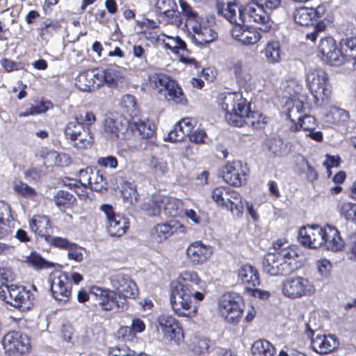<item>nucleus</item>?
Returning <instances> with one entry per match:
<instances>
[{
    "label": "nucleus",
    "instance_id": "obj_52",
    "mask_svg": "<svg viewBox=\"0 0 356 356\" xmlns=\"http://www.w3.org/2000/svg\"><path fill=\"white\" fill-rule=\"evenodd\" d=\"M75 200V197L70 193L60 190L54 196V201L58 207L66 206L72 204Z\"/></svg>",
    "mask_w": 356,
    "mask_h": 356
},
{
    "label": "nucleus",
    "instance_id": "obj_12",
    "mask_svg": "<svg viewBox=\"0 0 356 356\" xmlns=\"http://www.w3.org/2000/svg\"><path fill=\"white\" fill-rule=\"evenodd\" d=\"M240 16L243 24L246 22L255 23L264 31H268L271 28L272 22L269 15L258 1L250 2L242 6Z\"/></svg>",
    "mask_w": 356,
    "mask_h": 356
},
{
    "label": "nucleus",
    "instance_id": "obj_51",
    "mask_svg": "<svg viewBox=\"0 0 356 356\" xmlns=\"http://www.w3.org/2000/svg\"><path fill=\"white\" fill-rule=\"evenodd\" d=\"M62 334L64 339L67 342L83 346L88 344V340L85 336H81V339H78L76 341L73 339L74 332L71 326L64 325L62 329Z\"/></svg>",
    "mask_w": 356,
    "mask_h": 356
},
{
    "label": "nucleus",
    "instance_id": "obj_30",
    "mask_svg": "<svg viewBox=\"0 0 356 356\" xmlns=\"http://www.w3.org/2000/svg\"><path fill=\"white\" fill-rule=\"evenodd\" d=\"M338 345L334 335L316 336L312 340L313 349L320 354H327L337 348Z\"/></svg>",
    "mask_w": 356,
    "mask_h": 356
},
{
    "label": "nucleus",
    "instance_id": "obj_23",
    "mask_svg": "<svg viewBox=\"0 0 356 356\" xmlns=\"http://www.w3.org/2000/svg\"><path fill=\"white\" fill-rule=\"evenodd\" d=\"M175 232L185 233L186 227L177 220L156 225L151 232L152 238L161 243Z\"/></svg>",
    "mask_w": 356,
    "mask_h": 356
},
{
    "label": "nucleus",
    "instance_id": "obj_42",
    "mask_svg": "<svg viewBox=\"0 0 356 356\" xmlns=\"http://www.w3.org/2000/svg\"><path fill=\"white\" fill-rule=\"evenodd\" d=\"M264 54L269 63L275 64L280 62L281 49L280 44L277 41H270L267 43Z\"/></svg>",
    "mask_w": 356,
    "mask_h": 356
},
{
    "label": "nucleus",
    "instance_id": "obj_47",
    "mask_svg": "<svg viewBox=\"0 0 356 356\" xmlns=\"http://www.w3.org/2000/svg\"><path fill=\"white\" fill-rule=\"evenodd\" d=\"M338 208L341 216L356 223V204L349 202H340Z\"/></svg>",
    "mask_w": 356,
    "mask_h": 356
},
{
    "label": "nucleus",
    "instance_id": "obj_32",
    "mask_svg": "<svg viewBox=\"0 0 356 356\" xmlns=\"http://www.w3.org/2000/svg\"><path fill=\"white\" fill-rule=\"evenodd\" d=\"M98 76L100 86L105 83L108 87H115L117 86L118 81L124 79L123 74L120 70L114 68H98Z\"/></svg>",
    "mask_w": 356,
    "mask_h": 356
},
{
    "label": "nucleus",
    "instance_id": "obj_18",
    "mask_svg": "<svg viewBox=\"0 0 356 356\" xmlns=\"http://www.w3.org/2000/svg\"><path fill=\"white\" fill-rule=\"evenodd\" d=\"M157 322L165 341L179 344L184 339L183 331L173 316L162 314L158 317Z\"/></svg>",
    "mask_w": 356,
    "mask_h": 356
},
{
    "label": "nucleus",
    "instance_id": "obj_20",
    "mask_svg": "<svg viewBox=\"0 0 356 356\" xmlns=\"http://www.w3.org/2000/svg\"><path fill=\"white\" fill-rule=\"evenodd\" d=\"M79 182L84 186H88V188L95 191L106 190L107 186L103 174L99 170L90 168L79 170Z\"/></svg>",
    "mask_w": 356,
    "mask_h": 356
},
{
    "label": "nucleus",
    "instance_id": "obj_14",
    "mask_svg": "<svg viewBox=\"0 0 356 356\" xmlns=\"http://www.w3.org/2000/svg\"><path fill=\"white\" fill-rule=\"evenodd\" d=\"M317 54L323 61L332 65H339L344 60L343 53L331 37H326L320 40Z\"/></svg>",
    "mask_w": 356,
    "mask_h": 356
},
{
    "label": "nucleus",
    "instance_id": "obj_29",
    "mask_svg": "<svg viewBox=\"0 0 356 356\" xmlns=\"http://www.w3.org/2000/svg\"><path fill=\"white\" fill-rule=\"evenodd\" d=\"M238 280L245 284L246 289H252L259 285L260 280L257 270L250 265H243L238 270Z\"/></svg>",
    "mask_w": 356,
    "mask_h": 356
},
{
    "label": "nucleus",
    "instance_id": "obj_10",
    "mask_svg": "<svg viewBox=\"0 0 356 356\" xmlns=\"http://www.w3.org/2000/svg\"><path fill=\"white\" fill-rule=\"evenodd\" d=\"M282 294L290 299H300L310 297L316 292L314 282L302 276H294L286 278L282 284Z\"/></svg>",
    "mask_w": 356,
    "mask_h": 356
},
{
    "label": "nucleus",
    "instance_id": "obj_2",
    "mask_svg": "<svg viewBox=\"0 0 356 356\" xmlns=\"http://www.w3.org/2000/svg\"><path fill=\"white\" fill-rule=\"evenodd\" d=\"M218 104L226 112L225 119L228 124L241 127L245 125L254 129H261L267 123V118L256 111H251L250 104L238 92L221 94Z\"/></svg>",
    "mask_w": 356,
    "mask_h": 356
},
{
    "label": "nucleus",
    "instance_id": "obj_8",
    "mask_svg": "<svg viewBox=\"0 0 356 356\" xmlns=\"http://www.w3.org/2000/svg\"><path fill=\"white\" fill-rule=\"evenodd\" d=\"M244 306L242 297L236 293H226L218 300L220 315L227 323L234 325L240 321Z\"/></svg>",
    "mask_w": 356,
    "mask_h": 356
},
{
    "label": "nucleus",
    "instance_id": "obj_27",
    "mask_svg": "<svg viewBox=\"0 0 356 356\" xmlns=\"http://www.w3.org/2000/svg\"><path fill=\"white\" fill-rule=\"evenodd\" d=\"M323 246L327 250L337 252L341 250L344 246V241L340 236L338 229L330 225L325 226Z\"/></svg>",
    "mask_w": 356,
    "mask_h": 356
},
{
    "label": "nucleus",
    "instance_id": "obj_4",
    "mask_svg": "<svg viewBox=\"0 0 356 356\" xmlns=\"http://www.w3.org/2000/svg\"><path fill=\"white\" fill-rule=\"evenodd\" d=\"M180 7L186 18L185 26L193 32V40L198 45L203 46L213 42L218 33L186 2L181 1Z\"/></svg>",
    "mask_w": 356,
    "mask_h": 356
},
{
    "label": "nucleus",
    "instance_id": "obj_31",
    "mask_svg": "<svg viewBox=\"0 0 356 356\" xmlns=\"http://www.w3.org/2000/svg\"><path fill=\"white\" fill-rule=\"evenodd\" d=\"M162 211L168 217H183L184 205L181 200L168 196H162Z\"/></svg>",
    "mask_w": 356,
    "mask_h": 356
},
{
    "label": "nucleus",
    "instance_id": "obj_22",
    "mask_svg": "<svg viewBox=\"0 0 356 356\" xmlns=\"http://www.w3.org/2000/svg\"><path fill=\"white\" fill-rule=\"evenodd\" d=\"M216 8L218 14L223 16L231 23L235 24H243L241 18V10L236 0H217Z\"/></svg>",
    "mask_w": 356,
    "mask_h": 356
},
{
    "label": "nucleus",
    "instance_id": "obj_13",
    "mask_svg": "<svg viewBox=\"0 0 356 356\" xmlns=\"http://www.w3.org/2000/svg\"><path fill=\"white\" fill-rule=\"evenodd\" d=\"M0 298L16 308L29 307L30 292L21 285L5 286V289H0Z\"/></svg>",
    "mask_w": 356,
    "mask_h": 356
},
{
    "label": "nucleus",
    "instance_id": "obj_15",
    "mask_svg": "<svg viewBox=\"0 0 356 356\" xmlns=\"http://www.w3.org/2000/svg\"><path fill=\"white\" fill-rule=\"evenodd\" d=\"M1 342L3 349L10 355L24 354L30 348L28 337L17 331H10L6 334Z\"/></svg>",
    "mask_w": 356,
    "mask_h": 356
},
{
    "label": "nucleus",
    "instance_id": "obj_35",
    "mask_svg": "<svg viewBox=\"0 0 356 356\" xmlns=\"http://www.w3.org/2000/svg\"><path fill=\"white\" fill-rule=\"evenodd\" d=\"M228 69L238 81L247 82L250 80V67L245 61L233 60L229 63Z\"/></svg>",
    "mask_w": 356,
    "mask_h": 356
},
{
    "label": "nucleus",
    "instance_id": "obj_55",
    "mask_svg": "<svg viewBox=\"0 0 356 356\" xmlns=\"http://www.w3.org/2000/svg\"><path fill=\"white\" fill-rule=\"evenodd\" d=\"M83 248L76 243H72L67 248V258L76 262H81L83 259V255L81 252Z\"/></svg>",
    "mask_w": 356,
    "mask_h": 356
},
{
    "label": "nucleus",
    "instance_id": "obj_1",
    "mask_svg": "<svg viewBox=\"0 0 356 356\" xmlns=\"http://www.w3.org/2000/svg\"><path fill=\"white\" fill-rule=\"evenodd\" d=\"M109 280L113 290L93 285L90 293L103 310L122 311L127 307L126 298H135L137 296V286L128 275L120 272L111 275Z\"/></svg>",
    "mask_w": 356,
    "mask_h": 356
},
{
    "label": "nucleus",
    "instance_id": "obj_58",
    "mask_svg": "<svg viewBox=\"0 0 356 356\" xmlns=\"http://www.w3.org/2000/svg\"><path fill=\"white\" fill-rule=\"evenodd\" d=\"M316 264L320 275L327 277L332 268L331 262L327 259H320L316 261Z\"/></svg>",
    "mask_w": 356,
    "mask_h": 356
},
{
    "label": "nucleus",
    "instance_id": "obj_3",
    "mask_svg": "<svg viewBox=\"0 0 356 356\" xmlns=\"http://www.w3.org/2000/svg\"><path fill=\"white\" fill-rule=\"evenodd\" d=\"M279 242L275 243V252L267 254L263 261L265 273L272 276L286 275L296 269L298 252L293 247H282Z\"/></svg>",
    "mask_w": 356,
    "mask_h": 356
},
{
    "label": "nucleus",
    "instance_id": "obj_60",
    "mask_svg": "<svg viewBox=\"0 0 356 356\" xmlns=\"http://www.w3.org/2000/svg\"><path fill=\"white\" fill-rule=\"evenodd\" d=\"M109 354L110 356H137L134 350L129 349L125 345L111 348Z\"/></svg>",
    "mask_w": 356,
    "mask_h": 356
},
{
    "label": "nucleus",
    "instance_id": "obj_17",
    "mask_svg": "<svg viewBox=\"0 0 356 356\" xmlns=\"http://www.w3.org/2000/svg\"><path fill=\"white\" fill-rule=\"evenodd\" d=\"M200 282L201 280L197 273L187 270L181 273L177 280L172 282L170 285L190 291L196 300L201 301L204 298L205 294L198 290Z\"/></svg>",
    "mask_w": 356,
    "mask_h": 356
},
{
    "label": "nucleus",
    "instance_id": "obj_16",
    "mask_svg": "<svg viewBox=\"0 0 356 356\" xmlns=\"http://www.w3.org/2000/svg\"><path fill=\"white\" fill-rule=\"evenodd\" d=\"M248 168L240 161L226 163L222 169L223 180L234 186H241L246 181Z\"/></svg>",
    "mask_w": 356,
    "mask_h": 356
},
{
    "label": "nucleus",
    "instance_id": "obj_59",
    "mask_svg": "<svg viewBox=\"0 0 356 356\" xmlns=\"http://www.w3.org/2000/svg\"><path fill=\"white\" fill-rule=\"evenodd\" d=\"M24 261L36 269H41L44 266V259L36 252H32L26 257Z\"/></svg>",
    "mask_w": 356,
    "mask_h": 356
},
{
    "label": "nucleus",
    "instance_id": "obj_49",
    "mask_svg": "<svg viewBox=\"0 0 356 356\" xmlns=\"http://www.w3.org/2000/svg\"><path fill=\"white\" fill-rule=\"evenodd\" d=\"M341 44L344 51V58L347 56L354 60L356 59V36L342 40Z\"/></svg>",
    "mask_w": 356,
    "mask_h": 356
},
{
    "label": "nucleus",
    "instance_id": "obj_48",
    "mask_svg": "<svg viewBox=\"0 0 356 356\" xmlns=\"http://www.w3.org/2000/svg\"><path fill=\"white\" fill-rule=\"evenodd\" d=\"M261 38L259 31L254 28L245 29L241 40V43L245 45L256 44Z\"/></svg>",
    "mask_w": 356,
    "mask_h": 356
},
{
    "label": "nucleus",
    "instance_id": "obj_43",
    "mask_svg": "<svg viewBox=\"0 0 356 356\" xmlns=\"http://www.w3.org/2000/svg\"><path fill=\"white\" fill-rule=\"evenodd\" d=\"M148 168L149 172L156 177L163 176L168 172L167 162L156 157L150 159Z\"/></svg>",
    "mask_w": 356,
    "mask_h": 356
},
{
    "label": "nucleus",
    "instance_id": "obj_37",
    "mask_svg": "<svg viewBox=\"0 0 356 356\" xmlns=\"http://www.w3.org/2000/svg\"><path fill=\"white\" fill-rule=\"evenodd\" d=\"M157 41H162L166 49L172 50L174 53H178L179 50H185L186 44L179 36H170L165 34L158 35Z\"/></svg>",
    "mask_w": 356,
    "mask_h": 356
},
{
    "label": "nucleus",
    "instance_id": "obj_11",
    "mask_svg": "<svg viewBox=\"0 0 356 356\" xmlns=\"http://www.w3.org/2000/svg\"><path fill=\"white\" fill-rule=\"evenodd\" d=\"M190 291L170 285V302L175 313L180 317L193 318L197 312V307L193 304Z\"/></svg>",
    "mask_w": 356,
    "mask_h": 356
},
{
    "label": "nucleus",
    "instance_id": "obj_33",
    "mask_svg": "<svg viewBox=\"0 0 356 356\" xmlns=\"http://www.w3.org/2000/svg\"><path fill=\"white\" fill-rule=\"evenodd\" d=\"M162 196L161 194H153L145 200L140 209L149 216H159L162 211Z\"/></svg>",
    "mask_w": 356,
    "mask_h": 356
},
{
    "label": "nucleus",
    "instance_id": "obj_61",
    "mask_svg": "<svg viewBox=\"0 0 356 356\" xmlns=\"http://www.w3.org/2000/svg\"><path fill=\"white\" fill-rule=\"evenodd\" d=\"M163 17L166 19L168 23L173 24L177 27L182 24V18L180 13L177 10V8L172 9Z\"/></svg>",
    "mask_w": 356,
    "mask_h": 356
},
{
    "label": "nucleus",
    "instance_id": "obj_63",
    "mask_svg": "<svg viewBox=\"0 0 356 356\" xmlns=\"http://www.w3.org/2000/svg\"><path fill=\"white\" fill-rule=\"evenodd\" d=\"M14 188L16 192L24 196H31L34 194V190L22 181H16Z\"/></svg>",
    "mask_w": 356,
    "mask_h": 356
},
{
    "label": "nucleus",
    "instance_id": "obj_6",
    "mask_svg": "<svg viewBox=\"0 0 356 356\" xmlns=\"http://www.w3.org/2000/svg\"><path fill=\"white\" fill-rule=\"evenodd\" d=\"M58 267V264L46 261V273L49 275L52 297L57 302H66L71 294V284L68 274L63 273Z\"/></svg>",
    "mask_w": 356,
    "mask_h": 356
},
{
    "label": "nucleus",
    "instance_id": "obj_45",
    "mask_svg": "<svg viewBox=\"0 0 356 356\" xmlns=\"http://www.w3.org/2000/svg\"><path fill=\"white\" fill-rule=\"evenodd\" d=\"M229 195V188L223 186H218L214 188L211 191L212 200L219 207L225 208L226 202L229 200L227 196Z\"/></svg>",
    "mask_w": 356,
    "mask_h": 356
},
{
    "label": "nucleus",
    "instance_id": "obj_46",
    "mask_svg": "<svg viewBox=\"0 0 356 356\" xmlns=\"http://www.w3.org/2000/svg\"><path fill=\"white\" fill-rule=\"evenodd\" d=\"M46 160L52 165L57 166H67L71 163L70 157L66 154H59L51 151L46 154Z\"/></svg>",
    "mask_w": 356,
    "mask_h": 356
},
{
    "label": "nucleus",
    "instance_id": "obj_25",
    "mask_svg": "<svg viewBox=\"0 0 356 356\" xmlns=\"http://www.w3.org/2000/svg\"><path fill=\"white\" fill-rule=\"evenodd\" d=\"M186 253L188 259L194 265L202 264L211 257L212 248L198 241L188 247Z\"/></svg>",
    "mask_w": 356,
    "mask_h": 356
},
{
    "label": "nucleus",
    "instance_id": "obj_40",
    "mask_svg": "<svg viewBox=\"0 0 356 356\" xmlns=\"http://www.w3.org/2000/svg\"><path fill=\"white\" fill-rule=\"evenodd\" d=\"M349 118L348 111L336 106L332 107L325 115L326 122L332 124L345 123Z\"/></svg>",
    "mask_w": 356,
    "mask_h": 356
},
{
    "label": "nucleus",
    "instance_id": "obj_19",
    "mask_svg": "<svg viewBox=\"0 0 356 356\" xmlns=\"http://www.w3.org/2000/svg\"><path fill=\"white\" fill-rule=\"evenodd\" d=\"M325 226L308 225L299 231V240L302 245L311 249H317L323 246Z\"/></svg>",
    "mask_w": 356,
    "mask_h": 356
},
{
    "label": "nucleus",
    "instance_id": "obj_53",
    "mask_svg": "<svg viewBox=\"0 0 356 356\" xmlns=\"http://www.w3.org/2000/svg\"><path fill=\"white\" fill-rule=\"evenodd\" d=\"M268 149L275 155L281 156L286 153V145L280 138H272L268 142Z\"/></svg>",
    "mask_w": 356,
    "mask_h": 356
},
{
    "label": "nucleus",
    "instance_id": "obj_34",
    "mask_svg": "<svg viewBox=\"0 0 356 356\" xmlns=\"http://www.w3.org/2000/svg\"><path fill=\"white\" fill-rule=\"evenodd\" d=\"M129 227V222L124 217L117 214L107 222L106 229L112 236H122Z\"/></svg>",
    "mask_w": 356,
    "mask_h": 356
},
{
    "label": "nucleus",
    "instance_id": "obj_9",
    "mask_svg": "<svg viewBox=\"0 0 356 356\" xmlns=\"http://www.w3.org/2000/svg\"><path fill=\"white\" fill-rule=\"evenodd\" d=\"M302 89V86L295 81H291L286 88L289 98L293 102V106L288 108L287 115L293 124L291 129L293 131H299L297 122L306 114V97L300 94Z\"/></svg>",
    "mask_w": 356,
    "mask_h": 356
},
{
    "label": "nucleus",
    "instance_id": "obj_26",
    "mask_svg": "<svg viewBox=\"0 0 356 356\" xmlns=\"http://www.w3.org/2000/svg\"><path fill=\"white\" fill-rule=\"evenodd\" d=\"M195 120L193 118H186L175 124L174 129L168 134V139L172 142L183 140L188 136L194 127Z\"/></svg>",
    "mask_w": 356,
    "mask_h": 356
},
{
    "label": "nucleus",
    "instance_id": "obj_21",
    "mask_svg": "<svg viewBox=\"0 0 356 356\" xmlns=\"http://www.w3.org/2000/svg\"><path fill=\"white\" fill-rule=\"evenodd\" d=\"M127 129L128 122L121 116L111 115L105 119L103 131L112 140L123 137Z\"/></svg>",
    "mask_w": 356,
    "mask_h": 356
},
{
    "label": "nucleus",
    "instance_id": "obj_28",
    "mask_svg": "<svg viewBox=\"0 0 356 356\" xmlns=\"http://www.w3.org/2000/svg\"><path fill=\"white\" fill-rule=\"evenodd\" d=\"M13 218L10 206L4 202H0V238L6 235L10 227ZM8 249L5 243H0V254Z\"/></svg>",
    "mask_w": 356,
    "mask_h": 356
},
{
    "label": "nucleus",
    "instance_id": "obj_41",
    "mask_svg": "<svg viewBox=\"0 0 356 356\" xmlns=\"http://www.w3.org/2000/svg\"><path fill=\"white\" fill-rule=\"evenodd\" d=\"M314 13L313 8L302 6L293 11V17L296 23L301 26H307L314 19Z\"/></svg>",
    "mask_w": 356,
    "mask_h": 356
},
{
    "label": "nucleus",
    "instance_id": "obj_64",
    "mask_svg": "<svg viewBox=\"0 0 356 356\" xmlns=\"http://www.w3.org/2000/svg\"><path fill=\"white\" fill-rule=\"evenodd\" d=\"M346 254L350 260L356 261V234L349 238Z\"/></svg>",
    "mask_w": 356,
    "mask_h": 356
},
{
    "label": "nucleus",
    "instance_id": "obj_7",
    "mask_svg": "<svg viewBox=\"0 0 356 356\" xmlns=\"http://www.w3.org/2000/svg\"><path fill=\"white\" fill-rule=\"evenodd\" d=\"M305 81L314 102L321 105L327 102L330 95L327 73L321 68L309 67L305 74Z\"/></svg>",
    "mask_w": 356,
    "mask_h": 356
},
{
    "label": "nucleus",
    "instance_id": "obj_44",
    "mask_svg": "<svg viewBox=\"0 0 356 356\" xmlns=\"http://www.w3.org/2000/svg\"><path fill=\"white\" fill-rule=\"evenodd\" d=\"M71 141L73 142V145L76 148L84 149L92 146L93 139L89 129L87 127Z\"/></svg>",
    "mask_w": 356,
    "mask_h": 356
},
{
    "label": "nucleus",
    "instance_id": "obj_39",
    "mask_svg": "<svg viewBox=\"0 0 356 356\" xmlns=\"http://www.w3.org/2000/svg\"><path fill=\"white\" fill-rule=\"evenodd\" d=\"M254 356H274L275 348L273 345L265 339H259L253 343L251 348Z\"/></svg>",
    "mask_w": 356,
    "mask_h": 356
},
{
    "label": "nucleus",
    "instance_id": "obj_54",
    "mask_svg": "<svg viewBox=\"0 0 356 356\" xmlns=\"http://www.w3.org/2000/svg\"><path fill=\"white\" fill-rule=\"evenodd\" d=\"M155 7L156 11L164 16L172 9H176L177 4L175 0H157Z\"/></svg>",
    "mask_w": 356,
    "mask_h": 356
},
{
    "label": "nucleus",
    "instance_id": "obj_57",
    "mask_svg": "<svg viewBox=\"0 0 356 356\" xmlns=\"http://www.w3.org/2000/svg\"><path fill=\"white\" fill-rule=\"evenodd\" d=\"M46 242L50 245L66 250L72 243L65 238L50 236H46Z\"/></svg>",
    "mask_w": 356,
    "mask_h": 356
},
{
    "label": "nucleus",
    "instance_id": "obj_62",
    "mask_svg": "<svg viewBox=\"0 0 356 356\" xmlns=\"http://www.w3.org/2000/svg\"><path fill=\"white\" fill-rule=\"evenodd\" d=\"M121 104L129 112H134L136 110V99L131 95L127 94L124 95L122 98Z\"/></svg>",
    "mask_w": 356,
    "mask_h": 356
},
{
    "label": "nucleus",
    "instance_id": "obj_38",
    "mask_svg": "<svg viewBox=\"0 0 356 356\" xmlns=\"http://www.w3.org/2000/svg\"><path fill=\"white\" fill-rule=\"evenodd\" d=\"M133 130H137L139 135L144 138L152 137L155 133V124L147 118L138 119L133 123Z\"/></svg>",
    "mask_w": 356,
    "mask_h": 356
},
{
    "label": "nucleus",
    "instance_id": "obj_5",
    "mask_svg": "<svg viewBox=\"0 0 356 356\" xmlns=\"http://www.w3.org/2000/svg\"><path fill=\"white\" fill-rule=\"evenodd\" d=\"M149 88L154 94L163 95L176 104H184L185 96L178 83L167 74L154 73L149 77Z\"/></svg>",
    "mask_w": 356,
    "mask_h": 356
},
{
    "label": "nucleus",
    "instance_id": "obj_56",
    "mask_svg": "<svg viewBox=\"0 0 356 356\" xmlns=\"http://www.w3.org/2000/svg\"><path fill=\"white\" fill-rule=\"evenodd\" d=\"M300 130H303L306 133L316 128V122L314 117L309 115H304L301 120L297 122Z\"/></svg>",
    "mask_w": 356,
    "mask_h": 356
},
{
    "label": "nucleus",
    "instance_id": "obj_24",
    "mask_svg": "<svg viewBox=\"0 0 356 356\" xmlns=\"http://www.w3.org/2000/svg\"><path fill=\"white\" fill-rule=\"evenodd\" d=\"M75 86L83 92H92L100 87L98 68L80 72L76 78Z\"/></svg>",
    "mask_w": 356,
    "mask_h": 356
},
{
    "label": "nucleus",
    "instance_id": "obj_50",
    "mask_svg": "<svg viewBox=\"0 0 356 356\" xmlns=\"http://www.w3.org/2000/svg\"><path fill=\"white\" fill-rule=\"evenodd\" d=\"M86 128L81 125L79 121L74 120L70 122L65 127V134L67 139L72 140L75 138Z\"/></svg>",
    "mask_w": 356,
    "mask_h": 356
},
{
    "label": "nucleus",
    "instance_id": "obj_36",
    "mask_svg": "<svg viewBox=\"0 0 356 356\" xmlns=\"http://www.w3.org/2000/svg\"><path fill=\"white\" fill-rule=\"evenodd\" d=\"M225 208L230 210L233 215L239 217L243 213V205L242 197L240 194L229 188V195L227 196Z\"/></svg>",
    "mask_w": 356,
    "mask_h": 356
}]
</instances>
